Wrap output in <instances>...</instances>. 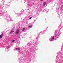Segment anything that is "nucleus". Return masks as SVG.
<instances>
[{
	"label": "nucleus",
	"mask_w": 63,
	"mask_h": 63,
	"mask_svg": "<svg viewBox=\"0 0 63 63\" xmlns=\"http://www.w3.org/2000/svg\"><path fill=\"white\" fill-rule=\"evenodd\" d=\"M19 29H18L16 31L15 33L16 34H19Z\"/></svg>",
	"instance_id": "f257e3e1"
},
{
	"label": "nucleus",
	"mask_w": 63,
	"mask_h": 63,
	"mask_svg": "<svg viewBox=\"0 0 63 63\" xmlns=\"http://www.w3.org/2000/svg\"><path fill=\"white\" fill-rule=\"evenodd\" d=\"M4 36V34L2 33L1 35H0V39H1L3 37V36Z\"/></svg>",
	"instance_id": "f03ea898"
},
{
	"label": "nucleus",
	"mask_w": 63,
	"mask_h": 63,
	"mask_svg": "<svg viewBox=\"0 0 63 63\" xmlns=\"http://www.w3.org/2000/svg\"><path fill=\"white\" fill-rule=\"evenodd\" d=\"M14 32V31H11L10 32V34H12Z\"/></svg>",
	"instance_id": "7ed1b4c3"
},
{
	"label": "nucleus",
	"mask_w": 63,
	"mask_h": 63,
	"mask_svg": "<svg viewBox=\"0 0 63 63\" xmlns=\"http://www.w3.org/2000/svg\"><path fill=\"white\" fill-rule=\"evenodd\" d=\"M46 3L45 2H44L43 3V6H45L46 5Z\"/></svg>",
	"instance_id": "20e7f679"
},
{
	"label": "nucleus",
	"mask_w": 63,
	"mask_h": 63,
	"mask_svg": "<svg viewBox=\"0 0 63 63\" xmlns=\"http://www.w3.org/2000/svg\"><path fill=\"white\" fill-rule=\"evenodd\" d=\"M32 27V26H29L28 27L29 28L30 27V28H31V27Z\"/></svg>",
	"instance_id": "39448f33"
},
{
	"label": "nucleus",
	"mask_w": 63,
	"mask_h": 63,
	"mask_svg": "<svg viewBox=\"0 0 63 63\" xmlns=\"http://www.w3.org/2000/svg\"><path fill=\"white\" fill-rule=\"evenodd\" d=\"M16 49H18L19 50H19H20V49H19V48H16Z\"/></svg>",
	"instance_id": "423d86ee"
},
{
	"label": "nucleus",
	"mask_w": 63,
	"mask_h": 63,
	"mask_svg": "<svg viewBox=\"0 0 63 63\" xmlns=\"http://www.w3.org/2000/svg\"><path fill=\"white\" fill-rule=\"evenodd\" d=\"M24 30H25V28H23V30H22V31H24Z\"/></svg>",
	"instance_id": "0eeeda50"
},
{
	"label": "nucleus",
	"mask_w": 63,
	"mask_h": 63,
	"mask_svg": "<svg viewBox=\"0 0 63 63\" xmlns=\"http://www.w3.org/2000/svg\"><path fill=\"white\" fill-rule=\"evenodd\" d=\"M32 18V17H31L29 18V19H31Z\"/></svg>",
	"instance_id": "6e6552de"
},
{
	"label": "nucleus",
	"mask_w": 63,
	"mask_h": 63,
	"mask_svg": "<svg viewBox=\"0 0 63 63\" xmlns=\"http://www.w3.org/2000/svg\"><path fill=\"white\" fill-rule=\"evenodd\" d=\"M13 42H15V40H13V41H12Z\"/></svg>",
	"instance_id": "1a4fd4ad"
},
{
	"label": "nucleus",
	"mask_w": 63,
	"mask_h": 63,
	"mask_svg": "<svg viewBox=\"0 0 63 63\" xmlns=\"http://www.w3.org/2000/svg\"><path fill=\"white\" fill-rule=\"evenodd\" d=\"M54 39V37H53L52 38V39Z\"/></svg>",
	"instance_id": "9d476101"
},
{
	"label": "nucleus",
	"mask_w": 63,
	"mask_h": 63,
	"mask_svg": "<svg viewBox=\"0 0 63 63\" xmlns=\"http://www.w3.org/2000/svg\"><path fill=\"white\" fill-rule=\"evenodd\" d=\"M50 41H52V39H51L50 40Z\"/></svg>",
	"instance_id": "9b49d317"
},
{
	"label": "nucleus",
	"mask_w": 63,
	"mask_h": 63,
	"mask_svg": "<svg viewBox=\"0 0 63 63\" xmlns=\"http://www.w3.org/2000/svg\"><path fill=\"white\" fill-rule=\"evenodd\" d=\"M55 33H57V31H55Z\"/></svg>",
	"instance_id": "f8f14e48"
},
{
	"label": "nucleus",
	"mask_w": 63,
	"mask_h": 63,
	"mask_svg": "<svg viewBox=\"0 0 63 63\" xmlns=\"http://www.w3.org/2000/svg\"><path fill=\"white\" fill-rule=\"evenodd\" d=\"M44 0H40V1H43Z\"/></svg>",
	"instance_id": "ddd939ff"
},
{
	"label": "nucleus",
	"mask_w": 63,
	"mask_h": 63,
	"mask_svg": "<svg viewBox=\"0 0 63 63\" xmlns=\"http://www.w3.org/2000/svg\"><path fill=\"white\" fill-rule=\"evenodd\" d=\"M8 47H10V46Z\"/></svg>",
	"instance_id": "4468645a"
}]
</instances>
